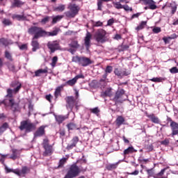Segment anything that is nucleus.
I'll return each mask as SVG.
<instances>
[{"label":"nucleus","mask_w":178,"mask_h":178,"mask_svg":"<svg viewBox=\"0 0 178 178\" xmlns=\"http://www.w3.org/2000/svg\"><path fill=\"white\" fill-rule=\"evenodd\" d=\"M60 31V29L55 28L51 32H47L40 26H33L28 29V33L31 35H33L34 38H41L42 37H55Z\"/></svg>","instance_id":"1"},{"label":"nucleus","mask_w":178,"mask_h":178,"mask_svg":"<svg viewBox=\"0 0 178 178\" xmlns=\"http://www.w3.org/2000/svg\"><path fill=\"white\" fill-rule=\"evenodd\" d=\"M80 162H81V161L78 160L76 163L71 165L67 169V173L63 178H76L80 175V173H81V172H86L87 168H81L77 166V164Z\"/></svg>","instance_id":"2"},{"label":"nucleus","mask_w":178,"mask_h":178,"mask_svg":"<svg viewBox=\"0 0 178 178\" xmlns=\"http://www.w3.org/2000/svg\"><path fill=\"white\" fill-rule=\"evenodd\" d=\"M72 62L78 63L79 66H82L83 67H86V66L92 65V60H91L90 58H87L86 56H74L72 58Z\"/></svg>","instance_id":"3"},{"label":"nucleus","mask_w":178,"mask_h":178,"mask_svg":"<svg viewBox=\"0 0 178 178\" xmlns=\"http://www.w3.org/2000/svg\"><path fill=\"white\" fill-rule=\"evenodd\" d=\"M67 9H69V11L65 12V15L66 17H69L70 19L76 17L80 11V7L76 3L69 4Z\"/></svg>","instance_id":"4"},{"label":"nucleus","mask_w":178,"mask_h":178,"mask_svg":"<svg viewBox=\"0 0 178 178\" xmlns=\"http://www.w3.org/2000/svg\"><path fill=\"white\" fill-rule=\"evenodd\" d=\"M42 145L44 149L43 152L44 156H51L54 154V147L49 144V139L48 138L43 139Z\"/></svg>","instance_id":"5"},{"label":"nucleus","mask_w":178,"mask_h":178,"mask_svg":"<svg viewBox=\"0 0 178 178\" xmlns=\"http://www.w3.org/2000/svg\"><path fill=\"white\" fill-rule=\"evenodd\" d=\"M95 40L97 42H100V44H104L108 41V38H106V31L100 29L97 31L95 34Z\"/></svg>","instance_id":"6"},{"label":"nucleus","mask_w":178,"mask_h":178,"mask_svg":"<svg viewBox=\"0 0 178 178\" xmlns=\"http://www.w3.org/2000/svg\"><path fill=\"white\" fill-rule=\"evenodd\" d=\"M127 96H126L125 93H124V90L123 89H120L116 91L114 97L113 99V102H115V104H123L124 102V101H126V97Z\"/></svg>","instance_id":"7"},{"label":"nucleus","mask_w":178,"mask_h":178,"mask_svg":"<svg viewBox=\"0 0 178 178\" xmlns=\"http://www.w3.org/2000/svg\"><path fill=\"white\" fill-rule=\"evenodd\" d=\"M35 129H37L35 124L27 120L22 121L19 126V129H21L22 131L26 130V133H30L35 130Z\"/></svg>","instance_id":"8"},{"label":"nucleus","mask_w":178,"mask_h":178,"mask_svg":"<svg viewBox=\"0 0 178 178\" xmlns=\"http://www.w3.org/2000/svg\"><path fill=\"white\" fill-rule=\"evenodd\" d=\"M131 74V72L126 68H115L114 74H115L118 79H123L126 76H129Z\"/></svg>","instance_id":"9"},{"label":"nucleus","mask_w":178,"mask_h":178,"mask_svg":"<svg viewBox=\"0 0 178 178\" xmlns=\"http://www.w3.org/2000/svg\"><path fill=\"white\" fill-rule=\"evenodd\" d=\"M47 47L49 48V49H50L51 53L54 54L55 51H58V49H59V42L56 40L53 42H49L47 43Z\"/></svg>","instance_id":"10"},{"label":"nucleus","mask_w":178,"mask_h":178,"mask_svg":"<svg viewBox=\"0 0 178 178\" xmlns=\"http://www.w3.org/2000/svg\"><path fill=\"white\" fill-rule=\"evenodd\" d=\"M66 101V108L67 109H70L71 111L73 110V108H74V102H76V100L74 99V97L73 96H68L65 98Z\"/></svg>","instance_id":"11"},{"label":"nucleus","mask_w":178,"mask_h":178,"mask_svg":"<svg viewBox=\"0 0 178 178\" xmlns=\"http://www.w3.org/2000/svg\"><path fill=\"white\" fill-rule=\"evenodd\" d=\"M45 135V126L42 125L33 134L34 138H38V137H43Z\"/></svg>","instance_id":"12"},{"label":"nucleus","mask_w":178,"mask_h":178,"mask_svg":"<svg viewBox=\"0 0 178 178\" xmlns=\"http://www.w3.org/2000/svg\"><path fill=\"white\" fill-rule=\"evenodd\" d=\"M140 2L142 3V5H148L149 9L152 10L156 9V4H155L154 0H140Z\"/></svg>","instance_id":"13"},{"label":"nucleus","mask_w":178,"mask_h":178,"mask_svg":"<svg viewBox=\"0 0 178 178\" xmlns=\"http://www.w3.org/2000/svg\"><path fill=\"white\" fill-rule=\"evenodd\" d=\"M10 87L14 88L13 91L15 92V94H17V92H19L22 88V83L19 82V81H13L10 83Z\"/></svg>","instance_id":"14"},{"label":"nucleus","mask_w":178,"mask_h":178,"mask_svg":"<svg viewBox=\"0 0 178 178\" xmlns=\"http://www.w3.org/2000/svg\"><path fill=\"white\" fill-rule=\"evenodd\" d=\"M147 118L149 119V120L152 122V123H154V124H161V120L158 116L155 115L154 113H146Z\"/></svg>","instance_id":"15"},{"label":"nucleus","mask_w":178,"mask_h":178,"mask_svg":"<svg viewBox=\"0 0 178 178\" xmlns=\"http://www.w3.org/2000/svg\"><path fill=\"white\" fill-rule=\"evenodd\" d=\"M170 127L172 130V136H177L178 134V123L170 120Z\"/></svg>","instance_id":"16"},{"label":"nucleus","mask_w":178,"mask_h":178,"mask_svg":"<svg viewBox=\"0 0 178 178\" xmlns=\"http://www.w3.org/2000/svg\"><path fill=\"white\" fill-rule=\"evenodd\" d=\"M85 47L87 50L90 49V47H91V33L88 32L84 39Z\"/></svg>","instance_id":"17"},{"label":"nucleus","mask_w":178,"mask_h":178,"mask_svg":"<svg viewBox=\"0 0 178 178\" xmlns=\"http://www.w3.org/2000/svg\"><path fill=\"white\" fill-rule=\"evenodd\" d=\"M79 136H74L71 140V143L68 144L67 146V149H73L76 145H77V143H79Z\"/></svg>","instance_id":"18"},{"label":"nucleus","mask_w":178,"mask_h":178,"mask_svg":"<svg viewBox=\"0 0 178 178\" xmlns=\"http://www.w3.org/2000/svg\"><path fill=\"white\" fill-rule=\"evenodd\" d=\"M31 169L27 166H23L22 170L18 169V173L17 176H26V175L30 173Z\"/></svg>","instance_id":"19"},{"label":"nucleus","mask_w":178,"mask_h":178,"mask_svg":"<svg viewBox=\"0 0 178 178\" xmlns=\"http://www.w3.org/2000/svg\"><path fill=\"white\" fill-rule=\"evenodd\" d=\"M169 169V166L162 169L159 173L153 176L154 178H168V175H165L166 170Z\"/></svg>","instance_id":"20"},{"label":"nucleus","mask_w":178,"mask_h":178,"mask_svg":"<svg viewBox=\"0 0 178 178\" xmlns=\"http://www.w3.org/2000/svg\"><path fill=\"white\" fill-rule=\"evenodd\" d=\"M38 40V38H34V37H33L31 42V46L33 47V52H35L37 49H40V43L38 42V40Z\"/></svg>","instance_id":"21"},{"label":"nucleus","mask_w":178,"mask_h":178,"mask_svg":"<svg viewBox=\"0 0 178 178\" xmlns=\"http://www.w3.org/2000/svg\"><path fill=\"white\" fill-rule=\"evenodd\" d=\"M9 105L11 108L13 112H16L17 109H19V104L15 102V99H9Z\"/></svg>","instance_id":"22"},{"label":"nucleus","mask_w":178,"mask_h":178,"mask_svg":"<svg viewBox=\"0 0 178 178\" xmlns=\"http://www.w3.org/2000/svg\"><path fill=\"white\" fill-rule=\"evenodd\" d=\"M56 122H57L58 124H62L66 119H67V117L65 115H54Z\"/></svg>","instance_id":"23"},{"label":"nucleus","mask_w":178,"mask_h":178,"mask_svg":"<svg viewBox=\"0 0 178 178\" xmlns=\"http://www.w3.org/2000/svg\"><path fill=\"white\" fill-rule=\"evenodd\" d=\"M70 48H74V49H79L80 48V44H79V40L75 39H72L71 42L68 44Z\"/></svg>","instance_id":"24"},{"label":"nucleus","mask_w":178,"mask_h":178,"mask_svg":"<svg viewBox=\"0 0 178 178\" xmlns=\"http://www.w3.org/2000/svg\"><path fill=\"white\" fill-rule=\"evenodd\" d=\"M24 5V2L20 1V0H13V1L11 3V8H22Z\"/></svg>","instance_id":"25"},{"label":"nucleus","mask_w":178,"mask_h":178,"mask_svg":"<svg viewBox=\"0 0 178 178\" xmlns=\"http://www.w3.org/2000/svg\"><path fill=\"white\" fill-rule=\"evenodd\" d=\"M48 74V67H46L44 70L39 69L35 72V77H40L41 74Z\"/></svg>","instance_id":"26"},{"label":"nucleus","mask_w":178,"mask_h":178,"mask_svg":"<svg viewBox=\"0 0 178 178\" xmlns=\"http://www.w3.org/2000/svg\"><path fill=\"white\" fill-rule=\"evenodd\" d=\"M66 84H62L60 86H58L54 92V97L56 99L58 98V97L61 95L62 90H63V87H65Z\"/></svg>","instance_id":"27"},{"label":"nucleus","mask_w":178,"mask_h":178,"mask_svg":"<svg viewBox=\"0 0 178 178\" xmlns=\"http://www.w3.org/2000/svg\"><path fill=\"white\" fill-rule=\"evenodd\" d=\"M118 166H119V162H117L115 163H109L106 165V170L112 171L115 170V169H117Z\"/></svg>","instance_id":"28"},{"label":"nucleus","mask_w":178,"mask_h":178,"mask_svg":"<svg viewBox=\"0 0 178 178\" xmlns=\"http://www.w3.org/2000/svg\"><path fill=\"white\" fill-rule=\"evenodd\" d=\"M134 152H137V150L134 149V147L130 146L127 149L124 150V155H130V154H134Z\"/></svg>","instance_id":"29"},{"label":"nucleus","mask_w":178,"mask_h":178,"mask_svg":"<svg viewBox=\"0 0 178 178\" xmlns=\"http://www.w3.org/2000/svg\"><path fill=\"white\" fill-rule=\"evenodd\" d=\"M8 69L10 72H12V73H17L19 72V70H20V67H19L18 69L16 68V66H15L13 63H8Z\"/></svg>","instance_id":"30"},{"label":"nucleus","mask_w":178,"mask_h":178,"mask_svg":"<svg viewBox=\"0 0 178 178\" xmlns=\"http://www.w3.org/2000/svg\"><path fill=\"white\" fill-rule=\"evenodd\" d=\"M12 19H13V20H18V22H20L22 20H26V19H27V17L26 16H24V15H16L14 14L12 16Z\"/></svg>","instance_id":"31"},{"label":"nucleus","mask_w":178,"mask_h":178,"mask_svg":"<svg viewBox=\"0 0 178 178\" xmlns=\"http://www.w3.org/2000/svg\"><path fill=\"white\" fill-rule=\"evenodd\" d=\"M124 123V118L122 115H119L117 119L115 120V124L118 127H120Z\"/></svg>","instance_id":"32"},{"label":"nucleus","mask_w":178,"mask_h":178,"mask_svg":"<svg viewBox=\"0 0 178 178\" xmlns=\"http://www.w3.org/2000/svg\"><path fill=\"white\" fill-rule=\"evenodd\" d=\"M101 97L102 98H105L106 97H112V89L108 88L104 92H102L101 94Z\"/></svg>","instance_id":"33"},{"label":"nucleus","mask_w":178,"mask_h":178,"mask_svg":"<svg viewBox=\"0 0 178 178\" xmlns=\"http://www.w3.org/2000/svg\"><path fill=\"white\" fill-rule=\"evenodd\" d=\"M9 129V124L8 122H4L1 127H0V136H2L5 131H6V129Z\"/></svg>","instance_id":"34"},{"label":"nucleus","mask_w":178,"mask_h":178,"mask_svg":"<svg viewBox=\"0 0 178 178\" xmlns=\"http://www.w3.org/2000/svg\"><path fill=\"white\" fill-rule=\"evenodd\" d=\"M170 7L171 8V13L172 15H175L176 13V10H177V4H176V2H172L170 4Z\"/></svg>","instance_id":"35"},{"label":"nucleus","mask_w":178,"mask_h":178,"mask_svg":"<svg viewBox=\"0 0 178 178\" xmlns=\"http://www.w3.org/2000/svg\"><path fill=\"white\" fill-rule=\"evenodd\" d=\"M68 130H80V128H77V125L73 122L67 124Z\"/></svg>","instance_id":"36"},{"label":"nucleus","mask_w":178,"mask_h":178,"mask_svg":"<svg viewBox=\"0 0 178 178\" xmlns=\"http://www.w3.org/2000/svg\"><path fill=\"white\" fill-rule=\"evenodd\" d=\"M65 9H66V6L63 5V4H60L57 7H55L54 8V12H63V10H65Z\"/></svg>","instance_id":"37"},{"label":"nucleus","mask_w":178,"mask_h":178,"mask_svg":"<svg viewBox=\"0 0 178 178\" xmlns=\"http://www.w3.org/2000/svg\"><path fill=\"white\" fill-rule=\"evenodd\" d=\"M165 80L166 79L163 77H156L149 79L150 81H153L154 83H162V81H165Z\"/></svg>","instance_id":"38"},{"label":"nucleus","mask_w":178,"mask_h":178,"mask_svg":"<svg viewBox=\"0 0 178 178\" xmlns=\"http://www.w3.org/2000/svg\"><path fill=\"white\" fill-rule=\"evenodd\" d=\"M5 170L6 171V173L12 172V173H15V175H19V169L13 170L6 166Z\"/></svg>","instance_id":"39"},{"label":"nucleus","mask_w":178,"mask_h":178,"mask_svg":"<svg viewBox=\"0 0 178 178\" xmlns=\"http://www.w3.org/2000/svg\"><path fill=\"white\" fill-rule=\"evenodd\" d=\"M1 45H3L4 47H8V45H9V41H8V39H6L4 38H0V47Z\"/></svg>","instance_id":"40"},{"label":"nucleus","mask_w":178,"mask_h":178,"mask_svg":"<svg viewBox=\"0 0 178 178\" xmlns=\"http://www.w3.org/2000/svg\"><path fill=\"white\" fill-rule=\"evenodd\" d=\"M5 58L10 60V62H13V58L12 57V54L10 52L8 51V50H6L5 51Z\"/></svg>","instance_id":"41"},{"label":"nucleus","mask_w":178,"mask_h":178,"mask_svg":"<svg viewBox=\"0 0 178 178\" xmlns=\"http://www.w3.org/2000/svg\"><path fill=\"white\" fill-rule=\"evenodd\" d=\"M89 111L90 113H94V115H97V116H98V115H99V112H101V111L98 107H95L94 108H90Z\"/></svg>","instance_id":"42"},{"label":"nucleus","mask_w":178,"mask_h":178,"mask_svg":"<svg viewBox=\"0 0 178 178\" xmlns=\"http://www.w3.org/2000/svg\"><path fill=\"white\" fill-rule=\"evenodd\" d=\"M129 48V44H121L118 47V49L120 52H123L124 51H127V49Z\"/></svg>","instance_id":"43"},{"label":"nucleus","mask_w":178,"mask_h":178,"mask_svg":"<svg viewBox=\"0 0 178 178\" xmlns=\"http://www.w3.org/2000/svg\"><path fill=\"white\" fill-rule=\"evenodd\" d=\"M76 83H77V81H76V79L74 78H73L72 79L67 81L65 83V86L67 84V86H70V87H73V86H74V84H76Z\"/></svg>","instance_id":"44"},{"label":"nucleus","mask_w":178,"mask_h":178,"mask_svg":"<svg viewBox=\"0 0 178 178\" xmlns=\"http://www.w3.org/2000/svg\"><path fill=\"white\" fill-rule=\"evenodd\" d=\"M63 19V16L62 15H57L54 17L52 19V24H56V23H58L60 19Z\"/></svg>","instance_id":"45"},{"label":"nucleus","mask_w":178,"mask_h":178,"mask_svg":"<svg viewBox=\"0 0 178 178\" xmlns=\"http://www.w3.org/2000/svg\"><path fill=\"white\" fill-rule=\"evenodd\" d=\"M2 23L4 26H12V24H13L12 22V21H10V19H6V18H4L2 21Z\"/></svg>","instance_id":"46"},{"label":"nucleus","mask_w":178,"mask_h":178,"mask_svg":"<svg viewBox=\"0 0 178 178\" xmlns=\"http://www.w3.org/2000/svg\"><path fill=\"white\" fill-rule=\"evenodd\" d=\"M67 162V158H63L60 160L58 163V168H63V165Z\"/></svg>","instance_id":"47"},{"label":"nucleus","mask_w":178,"mask_h":178,"mask_svg":"<svg viewBox=\"0 0 178 178\" xmlns=\"http://www.w3.org/2000/svg\"><path fill=\"white\" fill-rule=\"evenodd\" d=\"M104 72H105V73H106V74H111V73H112V72H113V67H112L111 65H107L106 67Z\"/></svg>","instance_id":"48"},{"label":"nucleus","mask_w":178,"mask_h":178,"mask_svg":"<svg viewBox=\"0 0 178 178\" xmlns=\"http://www.w3.org/2000/svg\"><path fill=\"white\" fill-rule=\"evenodd\" d=\"M145 26H147V22L143 21V22L136 27V30H138V31H139V30H143V29H144V27H145Z\"/></svg>","instance_id":"49"},{"label":"nucleus","mask_w":178,"mask_h":178,"mask_svg":"<svg viewBox=\"0 0 178 178\" xmlns=\"http://www.w3.org/2000/svg\"><path fill=\"white\" fill-rule=\"evenodd\" d=\"M113 6L115 8V9H123V5L119 2H113Z\"/></svg>","instance_id":"50"},{"label":"nucleus","mask_w":178,"mask_h":178,"mask_svg":"<svg viewBox=\"0 0 178 178\" xmlns=\"http://www.w3.org/2000/svg\"><path fill=\"white\" fill-rule=\"evenodd\" d=\"M58 63V56H54L51 59V65L52 67H55L56 66V63Z\"/></svg>","instance_id":"51"},{"label":"nucleus","mask_w":178,"mask_h":178,"mask_svg":"<svg viewBox=\"0 0 178 178\" xmlns=\"http://www.w3.org/2000/svg\"><path fill=\"white\" fill-rule=\"evenodd\" d=\"M122 9H124L125 12H133V8L129 6L127 4L122 6Z\"/></svg>","instance_id":"52"},{"label":"nucleus","mask_w":178,"mask_h":178,"mask_svg":"<svg viewBox=\"0 0 178 178\" xmlns=\"http://www.w3.org/2000/svg\"><path fill=\"white\" fill-rule=\"evenodd\" d=\"M104 1L102 0L97 1V10H102V5Z\"/></svg>","instance_id":"53"},{"label":"nucleus","mask_w":178,"mask_h":178,"mask_svg":"<svg viewBox=\"0 0 178 178\" xmlns=\"http://www.w3.org/2000/svg\"><path fill=\"white\" fill-rule=\"evenodd\" d=\"M149 177H154V168H151L146 170Z\"/></svg>","instance_id":"54"},{"label":"nucleus","mask_w":178,"mask_h":178,"mask_svg":"<svg viewBox=\"0 0 178 178\" xmlns=\"http://www.w3.org/2000/svg\"><path fill=\"white\" fill-rule=\"evenodd\" d=\"M152 31L154 34H158L161 33V31H162V29H161V27L156 26L152 29Z\"/></svg>","instance_id":"55"},{"label":"nucleus","mask_w":178,"mask_h":178,"mask_svg":"<svg viewBox=\"0 0 178 178\" xmlns=\"http://www.w3.org/2000/svg\"><path fill=\"white\" fill-rule=\"evenodd\" d=\"M13 90H12V89H10V88H8L7 90V95H6V97H8L9 98H12L13 97Z\"/></svg>","instance_id":"56"},{"label":"nucleus","mask_w":178,"mask_h":178,"mask_svg":"<svg viewBox=\"0 0 178 178\" xmlns=\"http://www.w3.org/2000/svg\"><path fill=\"white\" fill-rule=\"evenodd\" d=\"M48 22H49V17H45L44 18L42 19L40 23H42V24H47V23H48Z\"/></svg>","instance_id":"57"},{"label":"nucleus","mask_w":178,"mask_h":178,"mask_svg":"<svg viewBox=\"0 0 178 178\" xmlns=\"http://www.w3.org/2000/svg\"><path fill=\"white\" fill-rule=\"evenodd\" d=\"M169 143L170 141H169V139L168 138H165L164 140H162L160 142L161 145H165V146L169 145Z\"/></svg>","instance_id":"58"},{"label":"nucleus","mask_w":178,"mask_h":178,"mask_svg":"<svg viewBox=\"0 0 178 178\" xmlns=\"http://www.w3.org/2000/svg\"><path fill=\"white\" fill-rule=\"evenodd\" d=\"M104 24L101 22L100 21L96 22L93 24V27H102Z\"/></svg>","instance_id":"59"},{"label":"nucleus","mask_w":178,"mask_h":178,"mask_svg":"<svg viewBox=\"0 0 178 178\" xmlns=\"http://www.w3.org/2000/svg\"><path fill=\"white\" fill-rule=\"evenodd\" d=\"M170 73L172 74H176V73H178V69L177 67H173L170 70Z\"/></svg>","instance_id":"60"},{"label":"nucleus","mask_w":178,"mask_h":178,"mask_svg":"<svg viewBox=\"0 0 178 178\" xmlns=\"http://www.w3.org/2000/svg\"><path fill=\"white\" fill-rule=\"evenodd\" d=\"M45 98L47 99V101H49V102H52V98H54V96L51 95H47L45 96Z\"/></svg>","instance_id":"61"},{"label":"nucleus","mask_w":178,"mask_h":178,"mask_svg":"<svg viewBox=\"0 0 178 178\" xmlns=\"http://www.w3.org/2000/svg\"><path fill=\"white\" fill-rule=\"evenodd\" d=\"M115 23V19L111 18L107 21V26H112Z\"/></svg>","instance_id":"62"},{"label":"nucleus","mask_w":178,"mask_h":178,"mask_svg":"<svg viewBox=\"0 0 178 178\" xmlns=\"http://www.w3.org/2000/svg\"><path fill=\"white\" fill-rule=\"evenodd\" d=\"M27 48H28L27 44H24L19 46V49H21V51L27 50Z\"/></svg>","instance_id":"63"},{"label":"nucleus","mask_w":178,"mask_h":178,"mask_svg":"<svg viewBox=\"0 0 178 178\" xmlns=\"http://www.w3.org/2000/svg\"><path fill=\"white\" fill-rule=\"evenodd\" d=\"M74 79L77 81V80L79 79H84V75L83 74H80L75 76V77Z\"/></svg>","instance_id":"64"}]
</instances>
